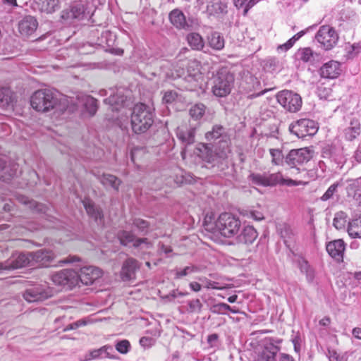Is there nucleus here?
Here are the masks:
<instances>
[{"mask_svg":"<svg viewBox=\"0 0 361 361\" xmlns=\"http://www.w3.org/2000/svg\"><path fill=\"white\" fill-rule=\"evenodd\" d=\"M313 155V151L308 147L291 149L284 157L285 162L291 169L290 174L300 178H305L307 172L299 166L307 163Z\"/></svg>","mask_w":361,"mask_h":361,"instance_id":"obj_1","label":"nucleus"},{"mask_svg":"<svg viewBox=\"0 0 361 361\" xmlns=\"http://www.w3.org/2000/svg\"><path fill=\"white\" fill-rule=\"evenodd\" d=\"M154 123V114L149 107L144 104H136L131 114V126L137 134L145 133Z\"/></svg>","mask_w":361,"mask_h":361,"instance_id":"obj_2","label":"nucleus"},{"mask_svg":"<svg viewBox=\"0 0 361 361\" xmlns=\"http://www.w3.org/2000/svg\"><path fill=\"white\" fill-rule=\"evenodd\" d=\"M57 103V94L51 89L39 90L33 93L30 99L32 107L41 112H47L53 109Z\"/></svg>","mask_w":361,"mask_h":361,"instance_id":"obj_3","label":"nucleus"},{"mask_svg":"<svg viewBox=\"0 0 361 361\" xmlns=\"http://www.w3.org/2000/svg\"><path fill=\"white\" fill-rule=\"evenodd\" d=\"M215 227L224 237L235 238L241 229V221L234 214L224 212L219 216Z\"/></svg>","mask_w":361,"mask_h":361,"instance_id":"obj_4","label":"nucleus"},{"mask_svg":"<svg viewBox=\"0 0 361 361\" xmlns=\"http://www.w3.org/2000/svg\"><path fill=\"white\" fill-rule=\"evenodd\" d=\"M195 153L202 161L213 165L226 159L230 154L209 142L198 143L196 145Z\"/></svg>","mask_w":361,"mask_h":361,"instance_id":"obj_5","label":"nucleus"},{"mask_svg":"<svg viewBox=\"0 0 361 361\" xmlns=\"http://www.w3.org/2000/svg\"><path fill=\"white\" fill-rule=\"evenodd\" d=\"M234 82L232 73L226 69L220 70L213 79L212 92L219 97H226L231 93Z\"/></svg>","mask_w":361,"mask_h":361,"instance_id":"obj_6","label":"nucleus"},{"mask_svg":"<svg viewBox=\"0 0 361 361\" xmlns=\"http://www.w3.org/2000/svg\"><path fill=\"white\" fill-rule=\"evenodd\" d=\"M91 11L89 3L85 0L75 1L69 9L62 11L61 18L68 23L74 20H82L90 17Z\"/></svg>","mask_w":361,"mask_h":361,"instance_id":"obj_7","label":"nucleus"},{"mask_svg":"<svg viewBox=\"0 0 361 361\" xmlns=\"http://www.w3.org/2000/svg\"><path fill=\"white\" fill-rule=\"evenodd\" d=\"M205 139L214 146L231 153V140L226 128L221 125H214L205 133Z\"/></svg>","mask_w":361,"mask_h":361,"instance_id":"obj_8","label":"nucleus"},{"mask_svg":"<svg viewBox=\"0 0 361 361\" xmlns=\"http://www.w3.org/2000/svg\"><path fill=\"white\" fill-rule=\"evenodd\" d=\"M281 342V338H265L263 346L257 353L254 361H275L276 354L280 350L279 345Z\"/></svg>","mask_w":361,"mask_h":361,"instance_id":"obj_9","label":"nucleus"},{"mask_svg":"<svg viewBox=\"0 0 361 361\" xmlns=\"http://www.w3.org/2000/svg\"><path fill=\"white\" fill-rule=\"evenodd\" d=\"M31 253L15 252L5 262H0V272L5 274L8 271L32 266Z\"/></svg>","mask_w":361,"mask_h":361,"instance_id":"obj_10","label":"nucleus"},{"mask_svg":"<svg viewBox=\"0 0 361 361\" xmlns=\"http://www.w3.org/2000/svg\"><path fill=\"white\" fill-rule=\"evenodd\" d=\"M318 129L317 123L314 121L307 118L299 119L289 126L290 132L298 138L312 136Z\"/></svg>","mask_w":361,"mask_h":361,"instance_id":"obj_11","label":"nucleus"},{"mask_svg":"<svg viewBox=\"0 0 361 361\" xmlns=\"http://www.w3.org/2000/svg\"><path fill=\"white\" fill-rule=\"evenodd\" d=\"M278 102L289 112H297L302 106L301 97L290 90H283L276 95Z\"/></svg>","mask_w":361,"mask_h":361,"instance_id":"obj_12","label":"nucleus"},{"mask_svg":"<svg viewBox=\"0 0 361 361\" xmlns=\"http://www.w3.org/2000/svg\"><path fill=\"white\" fill-rule=\"evenodd\" d=\"M315 38L325 50H330L337 43L338 36L332 27L323 25L319 27Z\"/></svg>","mask_w":361,"mask_h":361,"instance_id":"obj_13","label":"nucleus"},{"mask_svg":"<svg viewBox=\"0 0 361 361\" xmlns=\"http://www.w3.org/2000/svg\"><path fill=\"white\" fill-rule=\"evenodd\" d=\"M52 294V290L47 285H37L27 288L23 293V298L29 302H34L44 300Z\"/></svg>","mask_w":361,"mask_h":361,"instance_id":"obj_14","label":"nucleus"},{"mask_svg":"<svg viewBox=\"0 0 361 361\" xmlns=\"http://www.w3.org/2000/svg\"><path fill=\"white\" fill-rule=\"evenodd\" d=\"M51 280L56 285L67 286L68 288H72L78 283V271L72 269H64L54 274Z\"/></svg>","mask_w":361,"mask_h":361,"instance_id":"obj_15","label":"nucleus"},{"mask_svg":"<svg viewBox=\"0 0 361 361\" xmlns=\"http://www.w3.org/2000/svg\"><path fill=\"white\" fill-rule=\"evenodd\" d=\"M109 92V97L106 98L104 102L110 106L112 111H118L126 100V90L122 87L117 88L116 90L110 88Z\"/></svg>","mask_w":361,"mask_h":361,"instance_id":"obj_16","label":"nucleus"},{"mask_svg":"<svg viewBox=\"0 0 361 361\" xmlns=\"http://www.w3.org/2000/svg\"><path fill=\"white\" fill-rule=\"evenodd\" d=\"M117 238L120 243L123 246H128L132 243L135 247H138L142 244H145L146 248L152 247V244L148 241L147 238H137L131 231H119L117 233Z\"/></svg>","mask_w":361,"mask_h":361,"instance_id":"obj_17","label":"nucleus"},{"mask_svg":"<svg viewBox=\"0 0 361 361\" xmlns=\"http://www.w3.org/2000/svg\"><path fill=\"white\" fill-rule=\"evenodd\" d=\"M302 180L286 178L281 172L271 173L266 172V187H274L277 185L297 186L302 183Z\"/></svg>","mask_w":361,"mask_h":361,"instance_id":"obj_18","label":"nucleus"},{"mask_svg":"<svg viewBox=\"0 0 361 361\" xmlns=\"http://www.w3.org/2000/svg\"><path fill=\"white\" fill-rule=\"evenodd\" d=\"M102 271L93 266H85L80 268L78 272V281H81L85 285H90L97 279L102 276Z\"/></svg>","mask_w":361,"mask_h":361,"instance_id":"obj_19","label":"nucleus"},{"mask_svg":"<svg viewBox=\"0 0 361 361\" xmlns=\"http://www.w3.org/2000/svg\"><path fill=\"white\" fill-rule=\"evenodd\" d=\"M32 266L39 265L47 267L54 259V254L50 250L42 249L36 252H30Z\"/></svg>","mask_w":361,"mask_h":361,"instance_id":"obj_20","label":"nucleus"},{"mask_svg":"<svg viewBox=\"0 0 361 361\" xmlns=\"http://www.w3.org/2000/svg\"><path fill=\"white\" fill-rule=\"evenodd\" d=\"M140 269L138 261L134 258H128L123 264L121 275L123 281H129L135 277V272Z\"/></svg>","mask_w":361,"mask_h":361,"instance_id":"obj_21","label":"nucleus"},{"mask_svg":"<svg viewBox=\"0 0 361 361\" xmlns=\"http://www.w3.org/2000/svg\"><path fill=\"white\" fill-rule=\"evenodd\" d=\"M37 26L38 22L36 18L31 16H27L19 21L18 30L23 36L28 37L36 31Z\"/></svg>","mask_w":361,"mask_h":361,"instance_id":"obj_22","label":"nucleus"},{"mask_svg":"<svg viewBox=\"0 0 361 361\" xmlns=\"http://www.w3.org/2000/svg\"><path fill=\"white\" fill-rule=\"evenodd\" d=\"M185 80L196 87V83L202 79V75L200 71V63L197 60H190L187 63V75Z\"/></svg>","mask_w":361,"mask_h":361,"instance_id":"obj_23","label":"nucleus"},{"mask_svg":"<svg viewBox=\"0 0 361 361\" xmlns=\"http://www.w3.org/2000/svg\"><path fill=\"white\" fill-rule=\"evenodd\" d=\"M341 73V63L334 60L324 63L320 68V75L325 78H336Z\"/></svg>","mask_w":361,"mask_h":361,"instance_id":"obj_24","label":"nucleus"},{"mask_svg":"<svg viewBox=\"0 0 361 361\" xmlns=\"http://www.w3.org/2000/svg\"><path fill=\"white\" fill-rule=\"evenodd\" d=\"M345 250V244L341 239L331 241L326 245V251L331 257L337 261L343 259Z\"/></svg>","mask_w":361,"mask_h":361,"instance_id":"obj_25","label":"nucleus"},{"mask_svg":"<svg viewBox=\"0 0 361 361\" xmlns=\"http://www.w3.org/2000/svg\"><path fill=\"white\" fill-rule=\"evenodd\" d=\"M77 106H83L90 116H93L97 111V101L90 95L78 94L76 97Z\"/></svg>","mask_w":361,"mask_h":361,"instance_id":"obj_26","label":"nucleus"},{"mask_svg":"<svg viewBox=\"0 0 361 361\" xmlns=\"http://www.w3.org/2000/svg\"><path fill=\"white\" fill-rule=\"evenodd\" d=\"M196 129L192 126H182L177 128V137L185 145H191L195 142Z\"/></svg>","mask_w":361,"mask_h":361,"instance_id":"obj_27","label":"nucleus"},{"mask_svg":"<svg viewBox=\"0 0 361 361\" xmlns=\"http://www.w3.org/2000/svg\"><path fill=\"white\" fill-rule=\"evenodd\" d=\"M257 237L256 230L252 226H246L241 228L240 232L235 235V240L239 243L250 244Z\"/></svg>","mask_w":361,"mask_h":361,"instance_id":"obj_28","label":"nucleus"},{"mask_svg":"<svg viewBox=\"0 0 361 361\" xmlns=\"http://www.w3.org/2000/svg\"><path fill=\"white\" fill-rule=\"evenodd\" d=\"M169 18L171 23L177 29L188 30L190 27L184 13L178 8L170 12Z\"/></svg>","mask_w":361,"mask_h":361,"instance_id":"obj_29","label":"nucleus"},{"mask_svg":"<svg viewBox=\"0 0 361 361\" xmlns=\"http://www.w3.org/2000/svg\"><path fill=\"white\" fill-rule=\"evenodd\" d=\"M360 123L355 118H352L349 125L343 130L344 137L348 141H352L357 138L360 135Z\"/></svg>","mask_w":361,"mask_h":361,"instance_id":"obj_30","label":"nucleus"},{"mask_svg":"<svg viewBox=\"0 0 361 361\" xmlns=\"http://www.w3.org/2000/svg\"><path fill=\"white\" fill-rule=\"evenodd\" d=\"M295 262L301 273L305 274L307 281L309 283L313 282L315 272L309 262L302 256H298Z\"/></svg>","mask_w":361,"mask_h":361,"instance_id":"obj_31","label":"nucleus"},{"mask_svg":"<svg viewBox=\"0 0 361 361\" xmlns=\"http://www.w3.org/2000/svg\"><path fill=\"white\" fill-rule=\"evenodd\" d=\"M295 59L303 63H313L318 57L317 53L314 52L310 47L300 48L295 54Z\"/></svg>","mask_w":361,"mask_h":361,"instance_id":"obj_32","label":"nucleus"},{"mask_svg":"<svg viewBox=\"0 0 361 361\" xmlns=\"http://www.w3.org/2000/svg\"><path fill=\"white\" fill-rule=\"evenodd\" d=\"M207 11L209 15H219L227 13V6L221 0H211L207 6Z\"/></svg>","mask_w":361,"mask_h":361,"instance_id":"obj_33","label":"nucleus"},{"mask_svg":"<svg viewBox=\"0 0 361 361\" xmlns=\"http://www.w3.org/2000/svg\"><path fill=\"white\" fill-rule=\"evenodd\" d=\"M13 93L8 88L0 89V106L3 109H12L13 106Z\"/></svg>","mask_w":361,"mask_h":361,"instance_id":"obj_34","label":"nucleus"},{"mask_svg":"<svg viewBox=\"0 0 361 361\" xmlns=\"http://www.w3.org/2000/svg\"><path fill=\"white\" fill-rule=\"evenodd\" d=\"M102 42H104L106 44V47H108V51L112 54H116V55H121L123 52V51L121 49L114 48V46L115 45L116 42V35L114 33L111 32H106L103 33L102 35Z\"/></svg>","mask_w":361,"mask_h":361,"instance_id":"obj_35","label":"nucleus"},{"mask_svg":"<svg viewBox=\"0 0 361 361\" xmlns=\"http://www.w3.org/2000/svg\"><path fill=\"white\" fill-rule=\"evenodd\" d=\"M97 178L100 183L105 187H111L116 190H118L121 180L115 176L104 173L102 176L98 175Z\"/></svg>","mask_w":361,"mask_h":361,"instance_id":"obj_36","label":"nucleus"},{"mask_svg":"<svg viewBox=\"0 0 361 361\" xmlns=\"http://www.w3.org/2000/svg\"><path fill=\"white\" fill-rule=\"evenodd\" d=\"M208 42L213 49L218 51L223 49L225 45L224 37L218 32H214L208 37Z\"/></svg>","mask_w":361,"mask_h":361,"instance_id":"obj_37","label":"nucleus"},{"mask_svg":"<svg viewBox=\"0 0 361 361\" xmlns=\"http://www.w3.org/2000/svg\"><path fill=\"white\" fill-rule=\"evenodd\" d=\"M187 41L192 49L201 50L204 47V41L201 35L196 32H192L187 35Z\"/></svg>","mask_w":361,"mask_h":361,"instance_id":"obj_38","label":"nucleus"},{"mask_svg":"<svg viewBox=\"0 0 361 361\" xmlns=\"http://www.w3.org/2000/svg\"><path fill=\"white\" fill-rule=\"evenodd\" d=\"M39 10L42 12L51 13L59 9V0H40L39 4Z\"/></svg>","mask_w":361,"mask_h":361,"instance_id":"obj_39","label":"nucleus"},{"mask_svg":"<svg viewBox=\"0 0 361 361\" xmlns=\"http://www.w3.org/2000/svg\"><path fill=\"white\" fill-rule=\"evenodd\" d=\"M348 233L351 238H361V217L349 222Z\"/></svg>","mask_w":361,"mask_h":361,"instance_id":"obj_40","label":"nucleus"},{"mask_svg":"<svg viewBox=\"0 0 361 361\" xmlns=\"http://www.w3.org/2000/svg\"><path fill=\"white\" fill-rule=\"evenodd\" d=\"M83 205L85 208L87 213L96 221L101 219L102 214L101 210L97 208L94 204L90 200H85L83 202Z\"/></svg>","mask_w":361,"mask_h":361,"instance_id":"obj_41","label":"nucleus"},{"mask_svg":"<svg viewBox=\"0 0 361 361\" xmlns=\"http://www.w3.org/2000/svg\"><path fill=\"white\" fill-rule=\"evenodd\" d=\"M248 180L253 184L258 186L266 187V172L251 173L248 176Z\"/></svg>","mask_w":361,"mask_h":361,"instance_id":"obj_42","label":"nucleus"},{"mask_svg":"<svg viewBox=\"0 0 361 361\" xmlns=\"http://www.w3.org/2000/svg\"><path fill=\"white\" fill-rule=\"evenodd\" d=\"M13 169L8 170L6 166L5 162L0 159V179L6 180L8 178H11L16 176V165L13 166Z\"/></svg>","mask_w":361,"mask_h":361,"instance_id":"obj_43","label":"nucleus"},{"mask_svg":"<svg viewBox=\"0 0 361 361\" xmlns=\"http://www.w3.org/2000/svg\"><path fill=\"white\" fill-rule=\"evenodd\" d=\"M347 214L342 212H338L335 214L333 225L336 229H342L345 227L347 221Z\"/></svg>","mask_w":361,"mask_h":361,"instance_id":"obj_44","label":"nucleus"},{"mask_svg":"<svg viewBox=\"0 0 361 361\" xmlns=\"http://www.w3.org/2000/svg\"><path fill=\"white\" fill-rule=\"evenodd\" d=\"M175 273V279H179L184 276H186L190 274L195 273L198 271V269L197 267L194 265L187 266L182 269H176L173 271Z\"/></svg>","mask_w":361,"mask_h":361,"instance_id":"obj_45","label":"nucleus"},{"mask_svg":"<svg viewBox=\"0 0 361 361\" xmlns=\"http://www.w3.org/2000/svg\"><path fill=\"white\" fill-rule=\"evenodd\" d=\"M205 109L206 106L203 104H196L190 108V114L191 117L195 120H198L203 116Z\"/></svg>","mask_w":361,"mask_h":361,"instance_id":"obj_46","label":"nucleus"},{"mask_svg":"<svg viewBox=\"0 0 361 361\" xmlns=\"http://www.w3.org/2000/svg\"><path fill=\"white\" fill-rule=\"evenodd\" d=\"M187 311L189 313H200L202 311V304L199 299L190 300L188 302Z\"/></svg>","mask_w":361,"mask_h":361,"instance_id":"obj_47","label":"nucleus"},{"mask_svg":"<svg viewBox=\"0 0 361 361\" xmlns=\"http://www.w3.org/2000/svg\"><path fill=\"white\" fill-rule=\"evenodd\" d=\"M280 66V63L276 57L267 58L264 61V68L268 71H274Z\"/></svg>","mask_w":361,"mask_h":361,"instance_id":"obj_48","label":"nucleus"},{"mask_svg":"<svg viewBox=\"0 0 361 361\" xmlns=\"http://www.w3.org/2000/svg\"><path fill=\"white\" fill-rule=\"evenodd\" d=\"M130 343L126 339L119 341L115 345L116 350L121 354H127L130 351Z\"/></svg>","mask_w":361,"mask_h":361,"instance_id":"obj_49","label":"nucleus"},{"mask_svg":"<svg viewBox=\"0 0 361 361\" xmlns=\"http://www.w3.org/2000/svg\"><path fill=\"white\" fill-rule=\"evenodd\" d=\"M341 184L339 182L334 183L326 190L324 194L321 197V200L327 201L329 199L332 198L334 195L337 191V188Z\"/></svg>","mask_w":361,"mask_h":361,"instance_id":"obj_50","label":"nucleus"},{"mask_svg":"<svg viewBox=\"0 0 361 361\" xmlns=\"http://www.w3.org/2000/svg\"><path fill=\"white\" fill-rule=\"evenodd\" d=\"M347 56L348 59H353L361 52V45L360 44H353L345 48Z\"/></svg>","mask_w":361,"mask_h":361,"instance_id":"obj_51","label":"nucleus"},{"mask_svg":"<svg viewBox=\"0 0 361 361\" xmlns=\"http://www.w3.org/2000/svg\"><path fill=\"white\" fill-rule=\"evenodd\" d=\"M178 92L175 90H167L164 93L162 100L166 104L173 103L178 99Z\"/></svg>","mask_w":361,"mask_h":361,"instance_id":"obj_52","label":"nucleus"},{"mask_svg":"<svg viewBox=\"0 0 361 361\" xmlns=\"http://www.w3.org/2000/svg\"><path fill=\"white\" fill-rule=\"evenodd\" d=\"M133 225L136 227L141 233H146L147 232L149 224L144 219L136 218L133 219Z\"/></svg>","mask_w":361,"mask_h":361,"instance_id":"obj_53","label":"nucleus"},{"mask_svg":"<svg viewBox=\"0 0 361 361\" xmlns=\"http://www.w3.org/2000/svg\"><path fill=\"white\" fill-rule=\"evenodd\" d=\"M90 323V320L87 319H79L72 324H70L69 325H68L67 326H66L63 329V332H66L68 331H70V330H74V329H76L80 326H86L88 324Z\"/></svg>","mask_w":361,"mask_h":361,"instance_id":"obj_54","label":"nucleus"},{"mask_svg":"<svg viewBox=\"0 0 361 361\" xmlns=\"http://www.w3.org/2000/svg\"><path fill=\"white\" fill-rule=\"evenodd\" d=\"M270 154L272 157V163L275 165H280L282 163L283 156L282 152L278 149H271Z\"/></svg>","mask_w":361,"mask_h":361,"instance_id":"obj_55","label":"nucleus"},{"mask_svg":"<svg viewBox=\"0 0 361 361\" xmlns=\"http://www.w3.org/2000/svg\"><path fill=\"white\" fill-rule=\"evenodd\" d=\"M243 214L248 218H252L255 221H261L264 219V215L262 212L255 210L246 211Z\"/></svg>","mask_w":361,"mask_h":361,"instance_id":"obj_56","label":"nucleus"},{"mask_svg":"<svg viewBox=\"0 0 361 361\" xmlns=\"http://www.w3.org/2000/svg\"><path fill=\"white\" fill-rule=\"evenodd\" d=\"M106 348L101 349V348H100L99 349H96V350H93L90 351L88 355H85V360L89 361V360H91L93 359H97V358L100 357L102 355L101 350H106Z\"/></svg>","mask_w":361,"mask_h":361,"instance_id":"obj_57","label":"nucleus"},{"mask_svg":"<svg viewBox=\"0 0 361 361\" xmlns=\"http://www.w3.org/2000/svg\"><path fill=\"white\" fill-rule=\"evenodd\" d=\"M214 312L219 314H225L230 309V305L226 303H219L214 306Z\"/></svg>","mask_w":361,"mask_h":361,"instance_id":"obj_58","label":"nucleus"},{"mask_svg":"<svg viewBox=\"0 0 361 361\" xmlns=\"http://www.w3.org/2000/svg\"><path fill=\"white\" fill-rule=\"evenodd\" d=\"M106 348V350H101L102 355L104 354L106 357L116 360L118 359V357L116 355H111V353L114 351L113 348L110 345H104L101 348V349Z\"/></svg>","mask_w":361,"mask_h":361,"instance_id":"obj_59","label":"nucleus"},{"mask_svg":"<svg viewBox=\"0 0 361 361\" xmlns=\"http://www.w3.org/2000/svg\"><path fill=\"white\" fill-rule=\"evenodd\" d=\"M294 42L292 41L291 38L289 39L286 43L283 44H280L277 47V51L279 52L280 51H287L288 50H289L293 45H294Z\"/></svg>","mask_w":361,"mask_h":361,"instance_id":"obj_60","label":"nucleus"},{"mask_svg":"<svg viewBox=\"0 0 361 361\" xmlns=\"http://www.w3.org/2000/svg\"><path fill=\"white\" fill-rule=\"evenodd\" d=\"M154 343V341L152 338L149 337H142L140 339V344L142 347L145 348H149L151 347Z\"/></svg>","mask_w":361,"mask_h":361,"instance_id":"obj_61","label":"nucleus"},{"mask_svg":"<svg viewBox=\"0 0 361 361\" xmlns=\"http://www.w3.org/2000/svg\"><path fill=\"white\" fill-rule=\"evenodd\" d=\"M20 201L22 202L23 204H27L28 203L30 204L31 207H35L38 211H42V205L37 204L35 202H30L27 197H21L20 199Z\"/></svg>","mask_w":361,"mask_h":361,"instance_id":"obj_62","label":"nucleus"},{"mask_svg":"<svg viewBox=\"0 0 361 361\" xmlns=\"http://www.w3.org/2000/svg\"><path fill=\"white\" fill-rule=\"evenodd\" d=\"M219 283L217 282H215V281H210V280H206V284H205V288L209 289H216V290H221V289H223L222 287H220L218 286Z\"/></svg>","mask_w":361,"mask_h":361,"instance_id":"obj_63","label":"nucleus"},{"mask_svg":"<svg viewBox=\"0 0 361 361\" xmlns=\"http://www.w3.org/2000/svg\"><path fill=\"white\" fill-rule=\"evenodd\" d=\"M188 293H183L179 291L178 290H173L169 295L167 296L168 298L171 297L172 298H176L178 297H183L187 295Z\"/></svg>","mask_w":361,"mask_h":361,"instance_id":"obj_64","label":"nucleus"}]
</instances>
